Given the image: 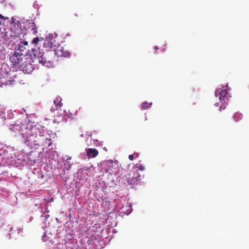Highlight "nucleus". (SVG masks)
Listing matches in <instances>:
<instances>
[{
  "instance_id": "1",
  "label": "nucleus",
  "mask_w": 249,
  "mask_h": 249,
  "mask_svg": "<svg viewBox=\"0 0 249 249\" xmlns=\"http://www.w3.org/2000/svg\"><path fill=\"white\" fill-rule=\"evenodd\" d=\"M45 130L42 128L35 125L32 126L29 128L24 142L25 143L29 142L28 145L33 143L37 147L39 146L50 147L52 145L51 139L45 135Z\"/></svg>"
},
{
  "instance_id": "2",
  "label": "nucleus",
  "mask_w": 249,
  "mask_h": 249,
  "mask_svg": "<svg viewBox=\"0 0 249 249\" xmlns=\"http://www.w3.org/2000/svg\"><path fill=\"white\" fill-rule=\"evenodd\" d=\"M9 129L12 133L15 136L18 134H21L22 139L25 140V137H27L29 128L26 124H12L10 125Z\"/></svg>"
},
{
  "instance_id": "3",
  "label": "nucleus",
  "mask_w": 249,
  "mask_h": 249,
  "mask_svg": "<svg viewBox=\"0 0 249 249\" xmlns=\"http://www.w3.org/2000/svg\"><path fill=\"white\" fill-rule=\"evenodd\" d=\"M28 41H20L16 49V52H18L19 53L23 54L24 56L26 55H29L32 58L33 57L36 56L37 50L35 48H32L31 51L28 49Z\"/></svg>"
},
{
  "instance_id": "4",
  "label": "nucleus",
  "mask_w": 249,
  "mask_h": 249,
  "mask_svg": "<svg viewBox=\"0 0 249 249\" xmlns=\"http://www.w3.org/2000/svg\"><path fill=\"white\" fill-rule=\"evenodd\" d=\"M46 58H45V61H44V66H46L49 68L54 67L55 65V53L52 51H47L46 52Z\"/></svg>"
},
{
  "instance_id": "5",
  "label": "nucleus",
  "mask_w": 249,
  "mask_h": 249,
  "mask_svg": "<svg viewBox=\"0 0 249 249\" xmlns=\"http://www.w3.org/2000/svg\"><path fill=\"white\" fill-rule=\"evenodd\" d=\"M24 56L23 54L19 53L18 52H15L14 53L10 56V60L14 66H22L23 65Z\"/></svg>"
},
{
  "instance_id": "6",
  "label": "nucleus",
  "mask_w": 249,
  "mask_h": 249,
  "mask_svg": "<svg viewBox=\"0 0 249 249\" xmlns=\"http://www.w3.org/2000/svg\"><path fill=\"white\" fill-rule=\"evenodd\" d=\"M215 95L217 97L219 96V99L221 103H226V101L229 99L227 89L218 88L216 89Z\"/></svg>"
},
{
  "instance_id": "7",
  "label": "nucleus",
  "mask_w": 249,
  "mask_h": 249,
  "mask_svg": "<svg viewBox=\"0 0 249 249\" xmlns=\"http://www.w3.org/2000/svg\"><path fill=\"white\" fill-rule=\"evenodd\" d=\"M125 178L130 184L134 185L140 179V176L138 171L134 172L133 168L130 173L125 176Z\"/></svg>"
},
{
  "instance_id": "8",
  "label": "nucleus",
  "mask_w": 249,
  "mask_h": 249,
  "mask_svg": "<svg viewBox=\"0 0 249 249\" xmlns=\"http://www.w3.org/2000/svg\"><path fill=\"white\" fill-rule=\"evenodd\" d=\"M54 52L55 53V56L57 55L60 57L63 56L67 57L70 56V53L64 47H58Z\"/></svg>"
},
{
  "instance_id": "9",
  "label": "nucleus",
  "mask_w": 249,
  "mask_h": 249,
  "mask_svg": "<svg viewBox=\"0 0 249 249\" xmlns=\"http://www.w3.org/2000/svg\"><path fill=\"white\" fill-rule=\"evenodd\" d=\"M16 27L14 26V28H11L10 31V33L9 32H5V37H6V39H9L10 37H17L19 34L18 33H17L16 32H13V30H14V28Z\"/></svg>"
},
{
  "instance_id": "10",
  "label": "nucleus",
  "mask_w": 249,
  "mask_h": 249,
  "mask_svg": "<svg viewBox=\"0 0 249 249\" xmlns=\"http://www.w3.org/2000/svg\"><path fill=\"white\" fill-rule=\"evenodd\" d=\"M46 53H40L39 52V53H37V52H36V56L35 57H33V58H36L38 62L40 64H41L42 65L43 64H44V61H45V58L46 57Z\"/></svg>"
},
{
  "instance_id": "11",
  "label": "nucleus",
  "mask_w": 249,
  "mask_h": 249,
  "mask_svg": "<svg viewBox=\"0 0 249 249\" xmlns=\"http://www.w3.org/2000/svg\"><path fill=\"white\" fill-rule=\"evenodd\" d=\"M98 155V151L96 149L89 148L87 152V155L89 157L95 158Z\"/></svg>"
},
{
  "instance_id": "12",
  "label": "nucleus",
  "mask_w": 249,
  "mask_h": 249,
  "mask_svg": "<svg viewBox=\"0 0 249 249\" xmlns=\"http://www.w3.org/2000/svg\"><path fill=\"white\" fill-rule=\"evenodd\" d=\"M32 65L30 63L25 64L24 68L23 67L22 70L26 73H30L32 71Z\"/></svg>"
},
{
  "instance_id": "13",
  "label": "nucleus",
  "mask_w": 249,
  "mask_h": 249,
  "mask_svg": "<svg viewBox=\"0 0 249 249\" xmlns=\"http://www.w3.org/2000/svg\"><path fill=\"white\" fill-rule=\"evenodd\" d=\"M9 84L12 85V84H15L18 83H20V80L19 78V76L18 75H15L14 76V78L12 80H9Z\"/></svg>"
},
{
  "instance_id": "14",
  "label": "nucleus",
  "mask_w": 249,
  "mask_h": 249,
  "mask_svg": "<svg viewBox=\"0 0 249 249\" xmlns=\"http://www.w3.org/2000/svg\"><path fill=\"white\" fill-rule=\"evenodd\" d=\"M134 172H137L139 170L143 171L144 170V167L141 163H137L133 166Z\"/></svg>"
},
{
  "instance_id": "15",
  "label": "nucleus",
  "mask_w": 249,
  "mask_h": 249,
  "mask_svg": "<svg viewBox=\"0 0 249 249\" xmlns=\"http://www.w3.org/2000/svg\"><path fill=\"white\" fill-rule=\"evenodd\" d=\"M242 116L243 115L241 113L237 112L234 113L233 118L234 121L237 122L242 119Z\"/></svg>"
},
{
  "instance_id": "16",
  "label": "nucleus",
  "mask_w": 249,
  "mask_h": 249,
  "mask_svg": "<svg viewBox=\"0 0 249 249\" xmlns=\"http://www.w3.org/2000/svg\"><path fill=\"white\" fill-rule=\"evenodd\" d=\"M53 102L54 104L56 105V108L54 109V110H57L58 107H61L62 106V103H61V101H59L58 99L54 100Z\"/></svg>"
},
{
  "instance_id": "17",
  "label": "nucleus",
  "mask_w": 249,
  "mask_h": 249,
  "mask_svg": "<svg viewBox=\"0 0 249 249\" xmlns=\"http://www.w3.org/2000/svg\"><path fill=\"white\" fill-rule=\"evenodd\" d=\"M152 105L151 103L143 102L142 105V107L143 109H146L149 108Z\"/></svg>"
},
{
  "instance_id": "18",
  "label": "nucleus",
  "mask_w": 249,
  "mask_h": 249,
  "mask_svg": "<svg viewBox=\"0 0 249 249\" xmlns=\"http://www.w3.org/2000/svg\"><path fill=\"white\" fill-rule=\"evenodd\" d=\"M39 40L38 37H35L32 40V43L36 44L38 42Z\"/></svg>"
},
{
  "instance_id": "19",
  "label": "nucleus",
  "mask_w": 249,
  "mask_h": 249,
  "mask_svg": "<svg viewBox=\"0 0 249 249\" xmlns=\"http://www.w3.org/2000/svg\"><path fill=\"white\" fill-rule=\"evenodd\" d=\"M128 158H129V159L130 160H133V159H134V155H133V154L129 155V157H128Z\"/></svg>"
},
{
  "instance_id": "20",
  "label": "nucleus",
  "mask_w": 249,
  "mask_h": 249,
  "mask_svg": "<svg viewBox=\"0 0 249 249\" xmlns=\"http://www.w3.org/2000/svg\"><path fill=\"white\" fill-rule=\"evenodd\" d=\"M0 19H2L3 20H5V19H8V18H5L4 17H3L2 15L0 14Z\"/></svg>"
},
{
  "instance_id": "21",
  "label": "nucleus",
  "mask_w": 249,
  "mask_h": 249,
  "mask_svg": "<svg viewBox=\"0 0 249 249\" xmlns=\"http://www.w3.org/2000/svg\"><path fill=\"white\" fill-rule=\"evenodd\" d=\"M134 155V157H135V158H137L138 157L139 155L138 153H134V154H133Z\"/></svg>"
},
{
  "instance_id": "22",
  "label": "nucleus",
  "mask_w": 249,
  "mask_h": 249,
  "mask_svg": "<svg viewBox=\"0 0 249 249\" xmlns=\"http://www.w3.org/2000/svg\"><path fill=\"white\" fill-rule=\"evenodd\" d=\"M2 26V25L1 24V21H0V32L2 33V32L1 31V26Z\"/></svg>"
},
{
  "instance_id": "23",
  "label": "nucleus",
  "mask_w": 249,
  "mask_h": 249,
  "mask_svg": "<svg viewBox=\"0 0 249 249\" xmlns=\"http://www.w3.org/2000/svg\"><path fill=\"white\" fill-rule=\"evenodd\" d=\"M46 236V234L44 233V235L42 236V240H43V238H45V237Z\"/></svg>"
},
{
  "instance_id": "24",
  "label": "nucleus",
  "mask_w": 249,
  "mask_h": 249,
  "mask_svg": "<svg viewBox=\"0 0 249 249\" xmlns=\"http://www.w3.org/2000/svg\"><path fill=\"white\" fill-rule=\"evenodd\" d=\"M157 49H158V47H157V46H156V47H155V50H157Z\"/></svg>"
},
{
  "instance_id": "25",
  "label": "nucleus",
  "mask_w": 249,
  "mask_h": 249,
  "mask_svg": "<svg viewBox=\"0 0 249 249\" xmlns=\"http://www.w3.org/2000/svg\"><path fill=\"white\" fill-rule=\"evenodd\" d=\"M222 104H224L223 103H221ZM226 105H228V103H227V102H226Z\"/></svg>"
},
{
  "instance_id": "26",
  "label": "nucleus",
  "mask_w": 249,
  "mask_h": 249,
  "mask_svg": "<svg viewBox=\"0 0 249 249\" xmlns=\"http://www.w3.org/2000/svg\"><path fill=\"white\" fill-rule=\"evenodd\" d=\"M71 159V158H68V160H69V159Z\"/></svg>"
},
{
  "instance_id": "27",
  "label": "nucleus",
  "mask_w": 249,
  "mask_h": 249,
  "mask_svg": "<svg viewBox=\"0 0 249 249\" xmlns=\"http://www.w3.org/2000/svg\"><path fill=\"white\" fill-rule=\"evenodd\" d=\"M35 32H36V31H34V33H35Z\"/></svg>"
}]
</instances>
